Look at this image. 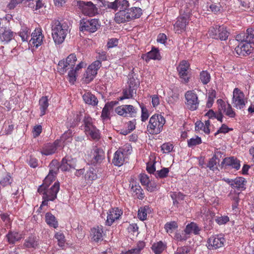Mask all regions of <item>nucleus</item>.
Here are the masks:
<instances>
[{
    "label": "nucleus",
    "mask_w": 254,
    "mask_h": 254,
    "mask_svg": "<svg viewBox=\"0 0 254 254\" xmlns=\"http://www.w3.org/2000/svg\"><path fill=\"white\" fill-rule=\"evenodd\" d=\"M52 36L56 44L63 43L68 33V26L65 22H62L58 20L52 21Z\"/></svg>",
    "instance_id": "nucleus-1"
},
{
    "label": "nucleus",
    "mask_w": 254,
    "mask_h": 254,
    "mask_svg": "<svg viewBox=\"0 0 254 254\" xmlns=\"http://www.w3.org/2000/svg\"><path fill=\"white\" fill-rule=\"evenodd\" d=\"M142 14L141 8L138 7H131L126 10L117 12L115 15V21L119 24L127 22L139 18Z\"/></svg>",
    "instance_id": "nucleus-2"
},
{
    "label": "nucleus",
    "mask_w": 254,
    "mask_h": 254,
    "mask_svg": "<svg viewBox=\"0 0 254 254\" xmlns=\"http://www.w3.org/2000/svg\"><path fill=\"white\" fill-rule=\"evenodd\" d=\"M48 186L42 185L38 189V192L43 195V201L39 208L40 209L42 206L47 205L49 201H54L59 191L60 184L58 182H56L50 189H48Z\"/></svg>",
    "instance_id": "nucleus-3"
},
{
    "label": "nucleus",
    "mask_w": 254,
    "mask_h": 254,
    "mask_svg": "<svg viewBox=\"0 0 254 254\" xmlns=\"http://www.w3.org/2000/svg\"><path fill=\"white\" fill-rule=\"evenodd\" d=\"M165 123V120L162 116L155 114L150 119L149 124L147 126V131L150 134H158L161 131Z\"/></svg>",
    "instance_id": "nucleus-4"
},
{
    "label": "nucleus",
    "mask_w": 254,
    "mask_h": 254,
    "mask_svg": "<svg viewBox=\"0 0 254 254\" xmlns=\"http://www.w3.org/2000/svg\"><path fill=\"white\" fill-rule=\"evenodd\" d=\"M131 145L127 143L120 147L114 154L112 163L115 166H121L124 164L127 156L131 153Z\"/></svg>",
    "instance_id": "nucleus-5"
},
{
    "label": "nucleus",
    "mask_w": 254,
    "mask_h": 254,
    "mask_svg": "<svg viewBox=\"0 0 254 254\" xmlns=\"http://www.w3.org/2000/svg\"><path fill=\"white\" fill-rule=\"evenodd\" d=\"M76 5L84 15L93 17L99 14L98 8L91 1L77 0Z\"/></svg>",
    "instance_id": "nucleus-6"
},
{
    "label": "nucleus",
    "mask_w": 254,
    "mask_h": 254,
    "mask_svg": "<svg viewBox=\"0 0 254 254\" xmlns=\"http://www.w3.org/2000/svg\"><path fill=\"white\" fill-rule=\"evenodd\" d=\"M208 34L213 39L225 41L228 39L230 33L225 26L215 25L209 28Z\"/></svg>",
    "instance_id": "nucleus-7"
},
{
    "label": "nucleus",
    "mask_w": 254,
    "mask_h": 254,
    "mask_svg": "<svg viewBox=\"0 0 254 254\" xmlns=\"http://www.w3.org/2000/svg\"><path fill=\"white\" fill-rule=\"evenodd\" d=\"M247 103V99L243 91L238 88H235L233 92L232 104L238 110H243Z\"/></svg>",
    "instance_id": "nucleus-8"
},
{
    "label": "nucleus",
    "mask_w": 254,
    "mask_h": 254,
    "mask_svg": "<svg viewBox=\"0 0 254 254\" xmlns=\"http://www.w3.org/2000/svg\"><path fill=\"white\" fill-rule=\"evenodd\" d=\"M77 61L75 54H70L65 59L60 61L58 64V70L61 74H64L67 70L75 67Z\"/></svg>",
    "instance_id": "nucleus-9"
},
{
    "label": "nucleus",
    "mask_w": 254,
    "mask_h": 254,
    "mask_svg": "<svg viewBox=\"0 0 254 254\" xmlns=\"http://www.w3.org/2000/svg\"><path fill=\"white\" fill-rule=\"evenodd\" d=\"M186 105L187 108L191 110L195 111L198 109L199 100L198 95L194 90H189L185 94Z\"/></svg>",
    "instance_id": "nucleus-10"
},
{
    "label": "nucleus",
    "mask_w": 254,
    "mask_h": 254,
    "mask_svg": "<svg viewBox=\"0 0 254 254\" xmlns=\"http://www.w3.org/2000/svg\"><path fill=\"white\" fill-rule=\"evenodd\" d=\"M190 67L189 63L186 60H183L180 62L177 67L181 82L183 83H188L190 79V76L189 71Z\"/></svg>",
    "instance_id": "nucleus-11"
},
{
    "label": "nucleus",
    "mask_w": 254,
    "mask_h": 254,
    "mask_svg": "<svg viewBox=\"0 0 254 254\" xmlns=\"http://www.w3.org/2000/svg\"><path fill=\"white\" fill-rule=\"evenodd\" d=\"M101 66V62L99 60L95 61L89 65L85 73L84 74V77L86 82L89 83L93 80Z\"/></svg>",
    "instance_id": "nucleus-12"
},
{
    "label": "nucleus",
    "mask_w": 254,
    "mask_h": 254,
    "mask_svg": "<svg viewBox=\"0 0 254 254\" xmlns=\"http://www.w3.org/2000/svg\"><path fill=\"white\" fill-rule=\"evenodd\" d=\"M99 26V21L97 19L82 20L80 21V29L81 31L93 33L97 30Z\"/></svg>",
    "instance_id": "nucleus-13"
},
{
    "label": "nucleus",
    "mask_w": 254,
    "mask_h": 254,
    "mask_svg": "<svg viewBox=\"0 0 254 254\" xmlns=\"http://www.w3.org/2000/svg\"><path fill=\"white\" fill-rule=\"evenodd\" d=\"M189 16L188 15L179 16L173 25L174 31L175 33L181 34L185 31L186 27L189 24Z\"/></svg>",
    "instance_id": "nucleus-14"
},
{
    "label": "nucleus",
    "mask_w": 254,
    "mask_h": 254,
    "mask_svg": "<svg viewBox=\"0 0 254 254\" xmlns=\"http://www.w3.org/2000/svg\"><path fill=\"white\" fill-rule=\"evenodd\" d=\"M49 174L45 178L43 185L49 186L55 179L59 170V164L57 161L53 160L50 164Z\"/></svg>",
    "instance_id": "nucleus-15"
},
{
    "label": "nucleus",
    "mask_w": 254,
    "mask_h": 254,
    "mask_svg": "<svg viewBox=\"0 0 254 254\" xmlns=\"http://www.w3.org/2000/svg\"><path fill=\"white\" fill-rule=\"evenodd\" d=\"M62 149L59 140H56L53 143L46 144L43 147L41 153L42 154L48 156L56 152L58 149Z\"/></svg>",
    "instance_id": "nucleus-16"
},
{
    "label": "nucleus",
    "mask_w": 254,
    "mask_h": 254,
    "mask_svg": "<svg viewBox=\"0 0 254 254\" xmlns=\"http://www.w3.org/2000/svg\"><path fill=\"white\" fill-rule=\"evenodd\" d=\"M225 239L222 235H214L207 240V248L210 250H215L223 247Z\"/></svg>",
    "instance_id": "nucleus-17"
},
{
    "label": "nucleus",
    "mask_w": 254,
    "mask_h": 254,
    "mask_svg": "<svg viewBox=\"0 0 254 254\" xmlns=\"http://www.w3.org/2000/svg\"><path fill=\"white\" fill-rule=\"evenodd\" d=\"M44 35L41 28H36L31 34V38L29 41L31 45L38 48L43 43Z\"/></svg>",
    "instance_id": "nucleus-18"
},
{
    "label": "nucleus",
    "mask_w": 254,
    "mask_h": 254,
    "mask_svg": "<svg viewBox=\"0 0 254 254\" xmlns=\"http://www.w3.org/2000/svg\"><path fill=\"white\" fill-rule=\"evenodd\" d=\"M105 158V153L102 149L95 147L90 154V161L92 164L100 163Z\"/></svg>",
    "instance_id": "nucleus-19"
},
{
    "label": "nucleus",
    "mask_w": 254,
    "mask_h": 254,
    "mask_svg": "<svg viewBox=\"0 0 254 254\" xmlns=\"http://www.w3.org/2000/svg\"><path fill=\"white\" fill-rule=\"evenodd\" d=\"M122 211L118 208L110 209L107 212V218L106 221V225L111 226L117 220L119 219L122 215Z\"/></svg>",
    "instance_id": "nucleus-20"
},
{
    "label": "nucleus",
    "mask_w": 254,
    "mask_h": 254,
    "mask_svg": "<svg viewBox=\"0 0 254 254\" xmlns=\"http://www.w3.org/2000/svg\"><path fill=\"white\" fill-rule=\"evenodd\" d=\"M76 160L75 158H72L71 156H66L63 158L61 165L59 166V169L63 171H67L70 169H74L76 166Z\"/></svg>",
    "instance_id": "nucleus-21"
},
{
    "label": "nucleus",
    "mask_w": 254,
    "mask_h": 254,
    "mask_svg": "<svg viewBox=\"0 0 254 254\" xmlns=\"http://www.w3.org/2000/svg\"><path fill=\"white\" fill-rule=\"evenodd\" d=\"M236 53L240 56H246L250 55L253 50L251 44L249 42L241 43L235 49Z\"/></svg>",
    "instance_id": "nucleus-22"
},
{
    "label": "nucleus",
    "mask_w": 254,
    "mask_h": 254,
    "mask_svg": "<svg viewBox=\"0 0 254 254\" xmlns=\"http://www.w3.org/2000/svg\"><path fill=\"white\" fill-rule=\"evenodd\" d=\"M141 58L146 63H148L151 60L159 61L162 57L159 49L155 47H152L150 51L141 55Z\"/></svg>",
    "instance_id": "nucleus-23"
},
{
    "label": "nucleus",
    "mask_w": 254,
    "mask_h": 254,
    "mask_svg": "<svg viewBox=\"0 0 254 254\" xmlns=\"http://www.w3.org/2000/svg\"><path fill=\"white\" fill-rule=\"evenodd\" d=\"M14 33L9 28L5 27L0 31V42L5 44L8 43L14 37Z\"/></svg>",
    "instance_id": "nucleus-24"
},
{
    "label": "nucleus",
    "mask_w": 254,
    "mask_h": 254,
    "mask_svg": "<svg viewBox=\"0 0 254 254\" xmlns=\"http://www.w3.org/2000/svg\"><path fill=\"white\" fill-rule=\"evenodd\" d=\"M85 66V64L84 62H81L76 66L74 68H69V71L68 72V78L69 82L73 84L75 81L76 80V77L77 76V72L78 71L84 67Z\"/></svg>",
    "instance_id": "nucleus-25"
},
{
    "label": "nucleus",
    "mask_w": 254,
    "mask_h": 254,
    "mask_svg": "<svg viewBox=\"0 0 254 254\" xmlns=\"http://www.w3.org/2000/svg\"><path fill=\"white\" fill-rule=\"evenodd\" d=\"M232 187L237 189H243L245 188L246 181L245 179L242 177L236 178L234 180H230L229 179L226 180Z\"/></svg>",
    "instance_id": "nucleus-26"
},
{
    "label": "nucleus",
    "mask_w": 254,
    "mask_h": 254,
    "mask_svg": "<svg viewBox=\"0 0 254 254\" xmlns=\"http://www.w3.org/2000/svg\"><path fill=\"white\" fill-rule=\"evenodd\" d=\"M226 166L230 167L238 170L240 168V161L234 157L225 158L222 163Z\"/></svg>",
    "instance_id": "nucleus-27"
},
{
    "label": "nucleus",
    "mask_w": 254,
    "mask_h": 254,
    "mask_svg": "<svg viewBox=\"0 0 254 254\" xmlns=\"http://www.w3.org/2000/svg\"><path fill=\"white\" fill-rule=\"evenodd\" d=\"M103 228L102 226L94 227L91 230V237L95 242H99L103 240Z\"/></svg>",
    "instance_id": "nucleus-28"
},
{
    "label": "nucleus",
    "mask_w": 254,
    "mask_h": 254,
    "mask_svg": "<svg viewBox=\"0 0 254 254\" xmlns=\"http://www.w3.org/2000/svg\"><path fill=\"white\" fill-rule=\"evenodd\" d=\"M60 144L62 145V148L65 146L68 145L71 143L72 140V131L71 130H68L65 131L60 137Z\"/></svg>",
    "instance_id": "nucleus-29"
},
{
    "label": "nucleus",
    "mask_w": 254,
    "mask_h": 254,
    "mask_svg": "<svg viewBox=\"0 0 254 254\" xmlns=\"http://www.w3.org/2000/svg\"><path fill=\"white\" fill-rule=\"evenodd\" d=\"M82 98L86 104L91 105L92 106L96 105L98 102V99L95 96L90 92L85 93L82 96Z\"/></svg>",
    "instance_id": "nucleus-30"
},
{
    "label": "nucleus",
    "mask_w": 254,
    "mask_h": 254,
    "mask_svg": "<svg viewBox=\"0 0 254 254\" xmlns=\"http://www.w3.org/2000/svg\"><path fill=\"white\" fill-rule=\"evenodd\" d=\"M38 245L37 238L31 235L28 237L25 240L24 246L27 248H36Z\"/></svg>",
    "instance_id": "nucleus-31"
},
{
    "label": "nucleus",
    "mask_w": 254,
    "mask_h": 254,
    "mask_svg": "<svg viewBox=\"0 0 254 254\" xmlns=\"http://www.w3.org/2000/svg\"><path fill=\"white\" fill-rule=\"evenodd\" d=\"M85 132L87 135L90 136L93 139H98L100 138V134L99 130L94 126L85 129Z\"/></svg>",
    "instance_id": "nucleus-32"
},
{
    "label": "nucleus",
    "mask_w": 254,
    "mask_h": 254,
    "mask_svg": "<svg viewBox=\"0 0 254 254\" xmlns=\"http://www.w3.org/2000/svg\"><path fill=\"white\" fill-rule=\"evenodd\" d=\"M45 220L48 225L50 227L57 228L58 227V222L52 213L48 212L45 215Z\"/></svg>",
    "instance_id": "nucleus-33"
},
{
    "label": "nucleus",
    "mask_w": 254,
    "mask_h": 254,
    "mask_svg": "<svg viewBox=\"0 0 254 254\" xmlns=\"http://www.w3.org/2000/svg\"><path fill=\"white\" fill-rule=\"evenodd\" d=\"M84 178L85 180L89 183L96 180L97 178V175L95 169L92 167H90L86 171Z\"/></svg>",
    "instance_id": "nucleus-34"
},
{
    "label": "nucleus",
    "mask_w": 254,
    "mask_h": 254,
    "mask_svg": "<svg viewBox=\"0 0 254 254\" xmlns=\"http://www.w3.org/2000/svg\"><path fill=\"white\" fill-rule=\"evenodd\" d=\"M200 229L196 224L193 222H191L188 224L184 231L186 234H190L193 233L195 235H197L199 233Z\"/></svg>",
    "instance_id": "nucleus-35"
},
{
    "label": "nucleus",
    "mask_w": 254,
    "mask_h": 254,
    "mask_svg": "<svg viewBox=\"0 0 254 254\" xmlns=\"http://www.w3.org/2000/svg\"><path fill=\"white\" fill-rule=\"evenodd\" d=\"M218 111H233L231 105L221 99L217 100Z\"/></svg>",
    "instance_id": "nucleus-36"
},
{
    "label": "nucleus",
    "mask_w": 254,
    "mask_h": 254,
    "mask_svg": "<svg viewBox=\"0 0 254 254\" xmlns=\"http://www.w3.org/2000/svg\"><path fill=\"white\" fill-rule=\"evenodd\" d=\"M123 96L119 98V100L132 98L133 95L136 94V91H134V89H132L128 87L123 89Z\"/></svg>",
    "instance_id": "nucleus-37"
},
{
    "label": "nucleus",
    "mask_w": 254,
    "mask_h": 254,
    "mask_svg": "<svg viewBox=\"0 0 254 254\" xmlns=\"http://www.w3.org/2000/svg\"><path fill=\"white\" fill-rule=\"evenodd\" d=\"M145 246V243L143 242H139L134 248L128 250L126 254H140Z\"/></svg>",
    "instance_id": "nucleus-38"
},
{
    "label": "nucleus",
    "mask_w": 254,
    "mask_h": 254,
    "mask_svg": "<svg viewBox=\"0 0 254 254\" xmlns=\"http://www.w3.org/2000/svg\"><path fill=\"white\" fill-rule=\"evenodd\" d=\"M6 237L9 243L14 244L21 239L22 236L21 234L17 232H11L6 235Z\"/></svg>",
    "instance_id": "nucleus-39"
},
{
    "label": "nucleus",
    "mask_w": 254,
    "mask_h": 254,
    "mask_svg": "<svg viewBox=\"0 0 254 254\" xmlns=\"http://www.w3.org/2000/svg\"><path fill=\"white\" fill-rule=\"evenodd\" d=\"M18 33L22 41H28L30 35V30L27 27L22 26Z\"/></svg>",
    "instance_id": "nucleus-40"
},
{
    "label": "nucleus",
    "mask_w": 254,
    "mask_h": 254,
    "mask_svg": "<svg viewBox=\"0 0 254 254\" xmlns=\"http://www.w3.org/2000/svg\"><path fill=\"white\" fill-rule=\"evenodd\" d=\"M245 34L246 42L254 44V27L248 28Z\"/></svg>",
    "instance_id": "nucleus-41"
},
{
    "label": "nucleus",
    "mask_w": 254,
    "mask_h": 254,
    "mask_svg": "<svg viewBox=\"0 0 254 254\" xmlns=\"http://www.w3.org/2000/svg\"><path fill=\"white\" fill-rule=\"evenodd\" d=\"M131 190L134 193V195L137 198L142 199L144 197L143 190L139 185L132 186Z\"/></svg>",
    "instance_id": "nucleus-42"
},
{
    "label": "nucleus",
    "mask_w": 254,
    "mask_h": 254,
    "mask_svg": "<svg viewBox=\"0 0 254 254\" xmlns=\"http://www.w3.org/2000/svg\"><path fill=\"white\" fill-rule=\"evenodd\" d=\"M178 228V225L175 221L167 222L164 226L166 232L168 234L172 233Z\"/></svg>",
    "instance_id": "nucleus-43"
},
{
    "label": "nucleus",
    "mask_w": 254,
    "mask_h": 254,
    "mask_svg": "<svg viewBox=\"0 0 254 254\" xmlns=\"http://www.w3.org/2000/svg\"><path fill=\"white\" fill-rule=\"evenodd\" d=\"M165 245L161 241L154 243L152 246V249L155 254H160L164 250Z\"/></svg>",
    "instance_id": "nucleus-44"
},
{
    "label": "nucleus",
    "mask_w": 254,
    "mask_h": 254,
    "mask_svg": "<svg viewBox=\"0 0 254 254\" xmlns=\"http://www.w3.org/2000/svg\"><path fill=\"white\" fill-rule=\"evenodd\" d=\"M54 237L55 239L57 240L59 247H63L64 246L65 242V236L63 233L61 232H56L55 234Z\"/></svg>",
    "instance_id": "nucleus-45"
},
{
    "label": "nucleus",
    "mask_w": 254,
    "mask_h": 254,
    "mask_svg": "<svg viewBox=\"0 0 254 254\" xmlns=\"http://www.w3.org/2000/svg\"><path fill=\"white\" fill-rule=\"evenodd\" d=\"M200 80L204 85L209 82L211 76L210 74L206 70H203L200 73Z\"/></svg>",
    "instance_id": "nucleus-46"
},
{
    "label": "nucleus",
    "mask_w": 254,
    "mask_h": 254,
    "mask_svg": "<svg viewBox=\"0 0 254 254\" xmlns=\"http://www.w3.org/2000/svg\"><path fill=\"white\" fill-rule=\"evenodd\" d=\"M205 116H207L211 119L216 118L218 121L221 122H223V115L222 114V112H207Z\"/></svg>",
    "instance_id": "nucleus-47"
},
{
    "label": "nucleus",
    "mask_w": 254,
    "mask_h": 254,
    "mask_svg": "<svg viewBox=\"0 0 254 254\" xmlns=\"http://www.w3.org/2000/svg\"><path fill=\"white\" fill-rule=\"evenodd\" d=\"M149 209L148 206H145L140 208L138 211V217L141 220H144L146 219L147 211Z\"/></svg>",
    "instance_id": "nucleus-48"
},
{
    "label": "nucleus",
    "mask_w": 254,
    "mask_h": 254,
    "mask_svg": "<svg viewBox=\"0 0 254 254\" xmlns=\"http://www.w3.org/2000/svg\"><path fill=\"white\" fill-rule=\"evenodd\" d=\"M39 105L41 111H45L49 106L47 96H43L39 100Z\"/></svg>",
    "instance_id": "nucleus-49"
},
{
    "label": "nucleus",
    "mask_w": 254,
    "mask_h": 254,
    "mask_svg": "<svg viewBox=\"0 0 254 254\" xmlns=\"http://www.w3.org/2000/svg\"><path fill=\"white\" fill-rule=\"evenodd\" d=\"M118 9L120 10H126L129 6V3L127 0H117Z\"/></svg>",
    "instance_id": "nucleus-50"
},
{
    "label": "nucleus",
    "mask_w": 254,
    "mask_h": 254,
    "mask_svg": "<svg viewBox=\"0 0 254 254\" xmlns=\"http://www.w3.org/2000/svg\"><path fill=\"white\" fill-rule=\"evenodd\" d=\"M11 177L6 173L0 176V184L3 186H6L11 183Z\"/></svg>",
    "instance_id": "nucleus-51"
},
{
    "label": "nucleus",
    "mask_w": 254,
    "mask_h": 254,
    "mask_svg": "<svg viewBox=\"0 0 254 254\" xmlns=\"http://www.w3.org/2000/svg\"><path fill=\"white\" fill-rule=\"evenodd\" d=\"M201 143V139L198 136L192 137L188 140V145L190 147H192Z\"/></svg>",
    "instance_id": "nucleus-52"
},
{
    "label": "nucleus",
    "mask_w": 254,
    "mask_h": 254,
    "mask_svg": "<svg viewBox=\"0 0 254 254\" xmlns=\"http://www.w3.org/2000/svg\"><path fill=\"white\" fill-rule=\"evenodd\" d=\"M229 217L227 216H218L216 217L215 219L216 222L219 225H223L225 224L226 223H227L228 221H229Z\"/></svg>",
    "instance_id": "nucleus-53"
},
{
    "label": "nucleus",
    "mask_w": 254,
    "mask_h": 254,
    "mask_svg": "<svg viewBox=\"0 0 254 254\" xmlns=\"http://www.w3.org/2000/svg\"><path fill=\"white\" fill-rule=\"evenodd\" d=\"M169 172L168 168H163L162 169L156 172V176L157 177L164 178L167 176Z\"/></svg>",
    "instance_id": "nucleus-54"
},
{
    "label": "nucleus",
    "mask_w": 254,
    "mask_h": 254,
    "mask_svg": "<svg viewBox=\"0 0 254 254\" xmlns=\"http://www.w3.org/2000/svg\"><path fill=\"white\" fill-rule=\"evenodd\" d=\"M173 148V145L170 143H165L161 146V150L164 153L170 152Z\"/></svg>",
    "instance_id": "nucleus-55"
},
{
    "label": "nucleus",
    "mask_w": 254,
    "mask_h": 254,
    "mask_svg": "<svg viewBox=\"0 0 254 254\" xmlns=\"http://www.w3.org/2000/svg\"><path fill=\"white\" fill-rule=\"evenodd\" d=\"M139 180L142 186H146L150 182V180L148 176L145 174L139 175Z\"/></svg>",
    "instance_id": "nucleus-56"
},
{
    "label": "nucleus",
    "mask_w": 254,
    "mask_h": 254,
    "mask_svg": "<svg viewBox=\"0 0 254 254\" xmlns=\"http://www.w3.org/2000/svg\"><path fill=\"white\" fill-rule=\"evenodd\" d=\"M217 159L216 157L214 156L209 160L207 164V167L211 170H214L215 169L217 168L216 167L217 163Z\"/></svg>",
    "instance_id": "nucleus-57"
},
{
    "label": "nucleus",
    "mask_w": 254,
    "mask_h": 254,
    "mask_svg": "<svg viewBox=\"0 0 254 254\" xmlns=\"http://www.w3.org/2000/svg\"><path fill=\"white\" fill-rule=\"evenodd\" d=\"M118 102L117 101H111L106 103L102 111H110L112 110L113 107L116 105Z\"/></svg>",
    "instance_id": "nucleus-58"
},
{
    "label": "nucleus",
    "mask_w": 254,
    "mask_h": 254,
    "mask_svg": "<svg viewBox=\"0 0 254 254\" xmlns=\"http://www.w3.org/2000/svg\"><path fill=\"white\" fill-rule=\"evenodd\" d=\"M118 39L117 38H111L109 39L107 44V48L109 49L114 47H115L118 46Z\"/></svg>",
    "instance_id": "nucleus-59"
},
{
    "label": "nucleus",
    "mask_w": 254,
    "mask_h": 254,
    "mask_svg": "<svg viewBox=\"0 0 254 254\" xmlns=\"http://www.w3.org/2000/svg\"><path fill=\"white\" fill-rule=\"evenodd\" d=\"M211 11L214 13H217L221 10V5L220 3H212L209 6Z\"/></svg>",
    "instance_id": "nucleus-60"
},
{
    "label": "nucleus",
    "mask_w": 254,
    "mask_h": 254,
    "mask_svg": "<svg viewBox=\"0 0 254 254\" xmlns=\"http://www.w3.org/2000/svg\"><path fill=\"white\" fill-rule=\"evenodd\" d=\"M128 87L131 89H134V91H136L137 88L139 84L136 82L134 78H130L127 82Z\"/></svg>",
    "instance_id": "nucleus-61"
},
{
    "label": "nucleus",
    "mask_w": 254,
    "mask_h": 254,
    "mask_svg": "<svg viewBox=\"0 0 254 254\" xmlns=\"http://www.w3.org/2000/svg\"><path fill=\"white\" fill-rule=\"evenodd\" d=\"M84 123L85 125V129L89 128L91 127H93L92 124V119L90 117L85 116L84 119Z\"/></svg>",
    "instance_id": "nucleus-62"
},
{
    "label": "nucleus",
    "mask_w": 254,
    "mask_h": 254,
    "mask_svg": "<svg viewBox=\"0 0 254 254\" xmlns=\"http://www.w3.org/2000/svg\"><path fill=\"white\" fill-rule=\"evenodd\" d=\"M23 0H10L8 4V7L10 9H14L18 4L21 3Z\"/></svg>",
    "instance_id": "nucleus-63"
},
{
    "label": "nucleus",
    "mask_w": 254,
    "mask_h": 254,
    "mask_svg": "<svg viewBox=\"0 0 254 254\" xmlns=\"http://www.w3.org/2000/svg\"><path fill=\"white\" fill-rule=\"evenodd\" d=\"M147 190L151 192L156 190L158 189V186L154 182H149L148 185L146 186Z\"/></svg>",
    "instance_id": "nucleus-64"
}]
</instances>
